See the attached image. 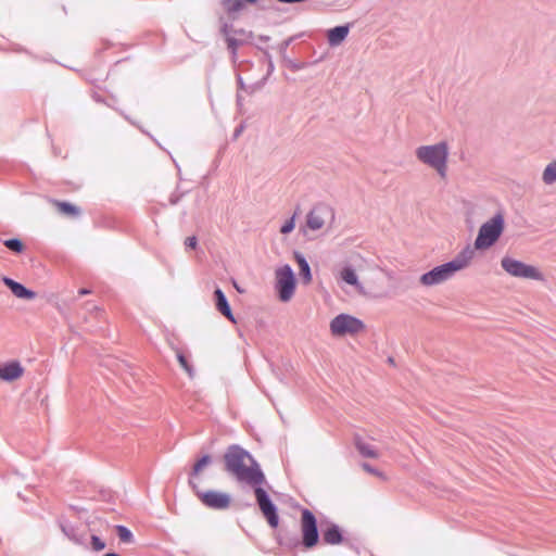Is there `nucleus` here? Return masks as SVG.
Returning <instances> with one entry per match:
<instances>
[{
  "instance_id": "nucleus-17",
  "label": "nucleus",
  "mask_w": 556,
  "mask_h": 556,
  "mask_svg": "<svg viewBox=\"0 0 556 556\" xmlns=\"http://www.w3.org/2000/svg\"><path fill=\"white\" fill-rule=\"evenodd\" d=\"M294 260L299 266V274L302 278L304 285H309L312 282V273L308 263L304 258V256L298 252L294 253Z\"/></svg>"
},
{
  "instance_id": "nucleus-26",
  "label": "nucleus",
  "mask_w": 556,
  "mask_h": 556,
  "mask_svg": "<svg viewBox=\"0 0 556 556\" xmlns=\"http://www.w3.org/2000/svg\"><path fill=\"white\" fill-rule=\"evenodd\" d=\"M177 359L180 364V366L189 374L191 375L192 370H191V366L189 365L187 358L184 356L182 353L178 352L177 353Z\"/></svg>"
},
{
  "instance_id": "nucleus-25",
  "label": "nucleus",
  "mask_w": 556,
  "mask_h": 556,
  "mask_svg": "<svg viewBox=\"0 0 556 556\" xmlns=\"http://www.w3.org/2000/svg\"><path fill=\"white\" fill-rule=\"evenodd\" d=\"M225 7L228 12H237L243 8L242 0H225Z\"/></svg>"
},
{
  "instance_id": "nucleus-20",
  "label": "nucleus",
  "mask_w": 556,
  "mask_h": 556,
  "mask_svg": "<svg viewBox=\"0 0 556 556\" xmlns=\"http://www.w3.org/2000/svg\"><path fill=\"white\" fill-rule=\"evenodd\" d=\"M543 181L547 185L556 181V161L545 167L543 172Z\"/></svg>"
},
{
  "instance_id": "nucleus-1",
  "label": "nucleus",
  "mask_w": 556,
  "mask_h": 556,
  "mask_svg": "<svg viewBox=\"0 0 556 556\" xmlns=\"http://www.w3.org/2000/svg\"><path fill=\"white\" fill-rule=\"evenodd\" d=\"M227 471L232 473L239 481L250 485H262L265 477L258 465L244 450L231 446L224 456Z\"/></svg>"
},
{
  "instance_id": "nucleus-7",
  "label": "nucleus",
  "mask_w": 556,
  "mask_h": 556,
  "mask_svg": "<svg viewBox=\"0 0 556 556\" xmlns=\"http://www.w3.org/2000/svg\"><path fill=\"white\" fill-rule=\"evenodd\" d=\"M302 544L305 548H314L319 542L317 519L309 509H302L300 519Z\"/></svg>"
},
{
  "instance_id": "nucleus-6",
  "label": "nucleus",
  "mask_w": 556,
  "mask_h": 556,
  "mask_svg": "<svg viewBox=\"0 0 556 556\" xmlns=\"http://www.w3.org/2000/svg\"><path fill=\"white\" fill-rule=\"evenodd\" d=\"M364 330V323L349 314H340L330 321V331L334 337L355 336Z\"/></svg>"
},
{
  "instance_id": "nucleus-19",
  "label": "nucleus",
  "mask_w": 556,
  "mask_h": 556,
  "mask_svg": "<svg viewBox=\"0 0 556 556\" xmlns=\"http://www.w3.org/2000/svg\"><path fill=\"white\" fill-rule=\"evenodd\" d=\"M340 278L348 285L359 287L358 277L355 270L351 267H344L340 271Z\"/></svg>"
},
{
  "instance_id": "nucleus-2",
  "label": "nucleus",
  "mask_w": 556,
  "mask_h": 556,
  "mask_svg": "<svg viewBox=\"0 0 556 556\" xmlns=\"http://www.w3.org/2000/svg\"><path fill=\"white\" fill-rule=\"evenodd\" d=\"M475 257V250L465 248L454 260L434 267L420 276L419 281L425 287L440 285L451 279L457 271L466 268Z\"/></svg>"
},
{
  "instance_id": "nucleus-13",
  "label": "nucleus",
  "mask_w": 556,
  "mask_h": 556,
  "mask_svg": "<svg viewBox=\"0 0 556 556\" xmlns=\"http://www.w3.org/2000/svg\"><path fill=\"white\" fill-rule=\"evenodd\" d=\"M4 285L12 291V293L18 299L33 300L36 296V293L31 290H28L20 282L14 281L11 278H3Z\"/></svg>"
},
{
  "instance_id": "nucleus-21",
  "label": "nucleus",
  "mask_w": 556,
  "mask_h": 556,
  "mask_svg": "<svg viewBox=\"0 0 556 556\" xmlns=\"http://www.w3.org/2000/svg\"><path fill=\"white\" fill-rule=\"evenodd\" d=\"M357 448H358L359 453L365 457L378 458V456H379L378 452L369 444L358 443Z\"/></svg>"
},
{
  "instance_id": "nucleus-24",
  "label": "nucleus",
  "mask_w": 556,
  "mask_h": 556,
  "mask_svg": "<svg viewBox=\"0 0 556 556\" xmlns=\"http://www.w3.org/2000/svg\"><path fill=\"white\" fill-rule=\"evenodd\" d=\"M210 463H211V457L208 455L203 456L201 459H199L194 464L192 475H194V476L199 475Z\"/></svg>"
},
{
  "instance_id": "nucleus-8",
  "label": "nucleus",
  "mask_w": 556,
  "mask_h": 556,
  "mask_svg": "<svg viewBox=\"0 0 556 556\" xmlns=\"http://www.w3.org/2000/svg\"><path fill=\"white\" fill-rule=\"evenodd\" d=\"M276 289L279 299L282 302H288L294 294L295 291V276L292 268L289 265H283L276 269Z\"/></svg>"
},
{
  "instance_id": "nucleus-29",
  "label": "nucleus",
  "mask_w": 556,
  "mask_h": 556,
  "mask_svg": "<svg viewBox=\"0 0 556 556\" xmlns=\"http://www.w3.org/2000/svg\"><path fill=\"white\" fill-rule=\"evenodd\" d=\"M363 469L374 476L384 479L383 473L372 468L369 464H363Z\"/></svg>"
},
{
  "instance_id": "nucleus-28",
  "label": "nucleus",
  "mask_w": 556,
  "mask_h": 556,
  "mask_svg": "<svg viewBox=\"0 0 556 556\" xmlns=\"http://www.w3.org/2000/svg\"><path fill=\"white\" fill-rule=\"evenodd\" d=\"M295 227V224H294V218L292 217L291 219L287 220L282 227L280 228V232L281 233H289L291 232Z\"/></svg>"
},
{
  "instance_id": "nucleus-9",
  "label": "nucleus",
  "mask_w": 556,
  "mask_h": 556,
  "mask_svg": "<svg viewBox=\"0 0 556 556\" xmlns=\"http://www.w3.org/2000/svg\"><path fill=\"white\" fill-rule=\"evenodd\" d=\"M503 269L510 276L533 280H542V273L534 266L525 264L511 257H503L501 261Z\"/></svg>"
},
{
  "instance_id": "nucleus-31",
  "label": "nucleus",
  "mask_w": 556,
  "mask_h": 556,
  "mask_svg": "<svg viewBox=\"0 0 556 556\" xmlns=\"http://www.w3.org/2000/svg\"><path fill=\"white\" fill-rule=\"evenodd\" d=\"M89 293H90V291H89V290H87V289H79V290H78V294H79L80 296L86 295V294H89Z\"/></svg>"
},
{
  "instance_id": "nucleus-4",
  "label": "nucleus",
  "mask_w": 556,
  "mask_h": 556,
  "mask_svg": "<svg viewBox=\"0 0 556 556\" xmlns=\"http://www.w3.org/2000/svg\"><path fill=\"white\" fill-rule=\"evenodd\" d=\"M504 230V218L501 214L482 224L475 240V249L486 250L501 237Z\"/></svg>"
},
{
  "instance_id": "nucleus-10",
  "label": "nucleus",
  "mask_w": 556,
  "mask_h": 556,
  "mask_svg": "<svg viewBox=\"0 0 556 556\" xmlns=\"http://www.w3.org/2000/svg\"><path fill=\"white\" fill-rule=\"evenodd\" d=\"M190 484L192 485V489L200 502L207 508L224 510L230 506L231 496L228 493L216 490L200 491L192 481H190Z\"/></svg>"
},
{
  "instance_id": "nucleus-22",
  "label": "nucleus",
  "mask_w": 556,
  "mask_h": 556,
  "mask_svg": "<svg viewBox=\"0 0 556 556\" xmlns=\"http://www.w3.org/2000/svg\"><path fill=\"white\" fill-rule=\"evenodd\" d=\"M4 245L15 253H22L25 248L20 239H8L4 241Z\"/></svg>"
},
{
  "instance_id": "nucleus-18",
  "label": "nucleus",
  "mask_w": 556,
  "mask_h": 556,
  "mask_svg": "<svg viewBox=\"0 0 556 556\" xmlns=\"http://www.w3.org/2000/svg\"><path fill=\"white\" fill-rule=\"evenodd\" d=\"M51 203L63 215L78 216L80 214V210L72 203L58 200H52Z\"/></svg>"
},
{
  "instance_id": "nucleus-15",
  "label": "nucleus",
  "mask_w": 556,
  "mask_h": 556,
  "mask_svg": "<svg viewBox=\"0 0 556 556\" xmlns=\"http://www.w3.org/2000/svg\"><path fill=\"white\" fill-rule=\"evenodd\" d=\"M323 540L326 544H340L343 541L340 528L336 525L328 526L325 530H323Z\"/></svg>"
},
{
  "instance_id": "nucleus-32",
  "label": "nucleus",
  "mask_w": 556,
  "mask_h": 556,
  "mask_svg": "<svg viewBox=\"0 0 556 556\" xmlns=\"http://www.w3.org/2000/svg\"><path fill=\"white\" fill-rule=\"evenodd\" d=\"M233 286H235V288H236L238 291H241V290H240V286H238V285H237V282H233Z\"/></svg>"
},
{
  "instance_id": "nucleus-3",
  "label": "nucleus",
  "mask_w": 556,
  "mask_h": 556,
  "mask_svg": "<svg viewBox=\"0 0 556 556\" xmlns=\"http://www.w3.org/2000/svg\"><path fill=\"white\" fill-rule=\"evenodd\" d=\"M416 157L421 163L434 168L442 178H445L448 157V147L446 142L421 146L416 149Z\"/></svg>"
},
{
  "instance_id": "nucleus-5",
  "label": "nucleus",
  "mask_w": 556,
  "mask_h": 556,
  "mask_svg": "<svg viewBox=\"0 0 556 556\" xmlns=\"http://www.w3.org/2000/svg\"><path fill=\"white\" fill-rule=\"evenodd\" d=\"M336 220V212L332 206L324 203L315 205L306 216V225L313 230L329 229Z\"/></svg>"
},
{
  "instance_id": "nucleus-11",
  "label": "nucleus",
  "mask_w": 556,
  "mask_h": 556,
  "mask_svg": "<svg viewBox=\"0 0 556 556\" xmlns=\"http://www.w3.org/2000/svg\"><path fill=\"white\" fill-rule=\"evenodd\" d=\"M254 493L256 497V502L258 504V507L263 514V516L266 518L268 525L271 528H277L279 523V517L277 514V509L273 502L270 501L269 496L267 495L266 491L261 488V485H254Z\"/></svg>"
},
{
  "instance_id": "nucleus-12",
  "label": "nucleus",
  "mask_w": 556,
  "mask_h": 556,
  "mask_svg": "<svg viewBox=\"0 0 556 556\" xmlns=\"http://www.w3.org/2000/svg\"><path fill=\"white\" fill-rule=\"evenodd\" d=\"M24 374V368L16 362H9L0 365V378L4 381H14L20 379Z\"/></svg>"
},
{
  "instance_id": "nucleus-33",
  "label": "nucleus",
  "mask_w": 556,
  "mask_h": 556,
  "mask_svg": "<svg viewBox=\"0 0 556 556\" xmlns=\"http://www.w3.org/2000/svg\"><path fill=\"white\" fill-rule=\"evenodd\" d=\"M245 1H247V2H249V3H254V2H256L257 0H245Z\"/></svg>"
},
{
  "instance_id": "nucleus-27",
  "label": "nucleus",
  "mask_w": 556,
  "mask_h": 556,
  "mask_svg": "<svg viewBox=\"0 0 556 556\" xmlns=\"http://www.w3.org/2000/svg\"><path fill=\"white\" fill-rule=\"evenodd\" d=\"M92 548L97 552L102 551L105 547V543L98 536H91Z\"/></svg>"
},
{
  "instance_id": "nucleus-23",
  "label": "nucleus",
  "mask_w": 556,
  "mask_h": 556,
  "mask_svg": "<svg viewBox=\"0 0 556 556\" xmlns=\"http://www.w3.org/2000/svg\"><path fill=\"white\" fill-rule=\"evenodd\" d=\"M117 535L119 540L124 543H130L132 540L131 532L124 526L116 527Z\"/></svg>"
},
{
  "instance_id": "nucleus-16",
  "label": "nucleus",
  "mask_w": 556,
  "mask_h": 556,
  "mask_svg": "<svg viewBox=\"0 0 556 556\" xmlns=\"http://www.w3.org/2000/svg\"><path fill=\"white\" fill-rule=\"evenodd\" d=\"M349 26H337L328 30L327 38L330 46H339L348 36Z\"/></svg>"
},
{
  "instance_id": "nucleus-14",
  "label": "nucleus",
  "mask_w": 556,
  "mask_h": 556,
  "mask_svg": "<svg viewBox=\"0 0 556 556\" xmlns=\"http://www.w3.org/2000/svg\"><path fill=\"white\" fill-rule=\"evenodd\" d=\"M215 295V305L217 311L225 316L228 320L231 323H236L235 316L231 312V308L228 304V301L224 294V292L220 289H216L214 292Z\"/></svg>"
},
{
  "instance_id": "nucleus-30",
  "label": "nucleus",
  "mask_w": 556,
  "mask_h": 556,
  "mask_svg": "<svg viewBox=\"0 0 556 556\" xmlns=\"http://www.w3.org/2000/svg\"><path fill=\"white\" fill-rule=\"evenodd\" d=\"M198 244L197 238L194 236L188 237L185 240V245L190 249H195Z\"/></svg>"
}]
</instances>
